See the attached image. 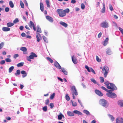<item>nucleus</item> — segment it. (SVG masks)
Returning a JSON list of instances; mask_svg holds the SVG:
<instances>
[{
    "label": "nucleus",
    "mask_w": 123,
    "mask_h": 123,
    "mask_svg": "<svg viewBox=\"0 0 123 123\" xmlns=\"http://www.w3.org/2000/svg\"><path fill=\"white\" fill-rule=\"evenodd\" d=\"M56 12L58 13L59 16L62 17L65 16L66 13L69 12V10L68 8H67L64 10L58 9L57 10Z\"/></svg>",
    "instance_id": "obj_1"
},
{
    "label": "nucleus",
    "mask_w": 123,
    "mask_h": 123,
    "mask_svg": "<svg viewBox=\"0 0 123 123\" xmlns=\"http://www.w3.org/2000/svg\"><path fill=\"white\" fill-rule=\"evenodd\" d=\"M105 84L107 86V88L109 89H111L112 90H116L117 88L112 83H110L109 84L110 86H109V83L108 81H106L105 83Z\"/></svg>",
    "instance_id": "obj_2"
},
{
    "label": "nucleus",
    "mask_w": 123,
    "mask_h": 123,
    "mask_svg": "<svg viewBox=\"0 0 123 123\" xmlns=\"http://www.w3.org/2000/svg\"><path fill=\"white\" fill-rule=\"evenodd\" d=\"M99 104L104 107L106 108L108 106V103L107 101L104 99H101L99 101Z\"/></svg>",
    "instance_id": "obj_3"
},
{
    "label": "nucleus",
    "mask_w": 123,
    "mask_h": 123,
    "mask_svg": "<svg viewBox=\"0 0 123 123\" xmlns=\"http://www.w3.org/2000/svg\"><path fill=\"white\" fill-rule=\"evenodd\" d=\"M109 68L107 66H105L103 67L102 70L103 73L104 74V76L105 77H106L109 71Z\"/></svg>",
    "instance_id": "obj_4"
},
{
    "label": "nucleus",
    "mask_w": 123,
    "mask_h": 123,
    "mask_svg": "<svg viewBox=\"0 0 123 123\" xmlns=\"http://www.w3.org/2000/svg\"><path fill=\"white\" fill-rule=\"evenodd\" d=\"M101 27L104 28H107L109 27V24L108 22L105 20L103 22L100 24Z\"/></svg>",
    "instance_id": "obj_5"
},
{
    "label": "nucleus",
    "mask_w": 123,
    "mask_h": 123,
    "mask_svg": "<svg viewBox=\"0 0 123 123\" xmlns=\"http://www.w3.org/2000/svg\"><path fill=\"white\" fill-rule=\"evenodd\" d=\"M71 89L72 92L71 93L72 94H74V95L76 96L78 95V92L75 86H72L71 87Z\"/></svg>",
    "instance_id": "obj_6"
},
{
    "label": "nucleus",
    "mask_w": 123,
    "mask_h": 123,
    "mask_svg": "<svg viewBox=\"0 0 123 123\" xmlns=\"http://www.w3.org/2000/svg\"><path fill=\"white\" fill-rule=\"evenodd\" d=\"M106 95L109 97L112 98H115L117 97L116 94L114 93H107Z\"/></svg>",
    "instance_id": "obj_7"
},
{
    "label": "nucleus",
    "mask_w": 123,
    "mask_h": 123,
    "mask_svg": "<svg viewBox=\"0 0 123 123\" xmlns=\"http://www.w3.org/2000/svg\"><path fill=\"white\" fill-rule=\"evenodd\" d=\"M29 25L30 28H33L34 30V31H36V28L33 22L32 21H30Z\"/></svg>",
    "instance_id": "obj_8"
},
{
    "label": "nucleus",
    "mask_w": 123,
    "mask_h": 123,
    "mask_svg": "<svg viewBox=\"0 0 123 123\" xmlns=\"http://www.w3.org/2000/svg\"><path fill=\"white\" fill-rule=\"evenodd\" d=\"M29 57L31 59H33L34 57H37V56L34 53L32 52L31 53V55L29 56Z\"/></svg>",
    "instance_id": "obj_9"
},
{
    "label": "nucleus",
    "mask_w": 123,
    "mask_h": 123,
    "mask_svg": "<svg viewBox=\"0 0 123 123\" xmlns=\"http://www.w3.org/2000/svg\"><path fill=\"white\" fill-rule=\"evenodd\" d=\"M116 121V123H123V118H118Z\"/></svg>",
    "instance_id": "obj_10"
},
{
    "label": "nucleus",
    "mask_w": 123,
    "mask_h": 123,
    "mask_svg": "<svg viewBox=\"0 0 123 123\" xmlns=\"http://www.w3.org/2000/svg\"><path fill=\"white\" fill-rule=\"evenodd\" d=\"M54 66L57 69H60L62 68L59 64L57 61L54 62Z\"/></svg>",
    "instance_id": "obj_11"
},
{
    "label": "nucleus",
    "mask_w": 123,
    "mask_h": 123,
    "mask_svg": "<svg viewBox=\"0 0 123 123\" xmlns=\"http://www.w3.org/2000/svg\"><path fill=\"white\" fill-rule=\"evenodd\" d=\"M46 19L50 22L52 23L53 22V19L51 17L49 16H46Z\"/></svg>",
    "instance_id": "obj_12"
},
{
    "label": "nucleus",
    "mask_w": 123,
    "mask_h": 123,
    "mask_svg": "<svg viewBox=\"0 0 123 123\" xmlns=\"http://www.w3.org/2000/svg\"><path fill=\"white\" fill-rule=\"evenodd\" d=\"M95 92L97 95L100 96H102L103 95L102 93L100 91L98 90H95Z\"/></svg>",
    "instance_id": "obj_13"
},
{
    "label": "nucleus",
    "mask_w": 123,
    "mask_h": 123,
    "mask_svg": "<svg viewBox=\"0 0 123 123\" xmlns=\"http://www.w3.org/2000/svg\"><path fill=\"white\" fill-rule=\"evenodd\" d=\"M103 7L101 11V12L103 13H104L105 12V3H103Z\"/></svg>",
    "instance_id": "obj_14"
},
{
    "label": "nucleus",
    "mask_w": 123,
    "mask_h": 123,
    "mask_svg": "<svg viewBox=\"0 0 123 123\" xmlns=\"http://www.w3.org/2000/svg\"><path fill=\"white\" fill-rule=\"evenodd\" d=\"M106 50V54L109 55H111L112 53V51L110 49H107Z\"/></svg>",
    "instance_id": "obj_15"
},
{
    "label": "nucleus",
    "mask_w": 123,
    "mask_h": 123,
    "mask_svg": "<svg viewBox=\"0 0 123 123\" xmlns=\"http://www.w3.org/2000/svg\"><path fill=\"white\" fill-rule=\"evenodd\" d=\"M59 24H60L65 28L67 27L68 26V25L67 23L62 21H61L60 22Z\"/></svg>",
    "instance_id": "obj_16"
},
{
    "label": "nucleus",
    "mask_w": 123,
    "mask_h": 123,
    "mask_svg": "<svg viewBox=\"0 0 123 123\" xmlns=\"http://www.w3.org/2000/svg\"><path fill=\"white\" fill-rule=\"evenodd\" d=\"M72 59L73 62L74 64H76L78 62L77 60L74 57V56H73L72 57Z\"/></svg>",
    "instance_id": "obj_17"
},
{
    "label": "nucleus",
    "mask_w": 123,
    "mask_h": 123,
    "mask_svg": "<svg viewBox=\"0 0 123 123\" xmlns=\"http://www.w3.org/2000/svg\"><path fill=\"white\" fill-rule=\"evenodd\" d=\"M108 38H106L105 40L103 42V45L105 46H106L108 43Z\"/></svg>",
    "instance_id": "obj_18"
},
{
    "label": "nucleus",
    "mask_w": 123,
    "mask_h": 123,
    "mask_svg": "<svg viewBox=\"0 0 123 123\" xmlns=\"http://www.w3.org/2000/svg\"><path fill=\"white\" fill-rule=\"evenodd\" d=\"M2 30L4 31H10V29L8 27H3L2 28Z\"/></svg>",
    "instance_id": "obj_19"
},
{
    "label": "nucleus",
    "mask_w": 123,
    "mask_h": 123,
    "mask_svg": "<svg viewBox=\"0 0 123 123\" xmlns=\"http://www.w3.org/2000/svg\"><path fill=\"white\" fill-rule=\"evenodd\" d=\"M73 113L80 115H82V113L77 110H74L73 111Z\"/></svg>",
    "instance_id": "obj_20"
},
{
    "label": "nucleus",
    "mask_w": 123,
    "mask_h": 123,
    "mask_svg": "<svg viewBox=\"0 0 123 123\" xmlns=\"http://www.w3.org/2000/svg\"><path fill=\"white\" fill-rule=\"evenodd\" d=\"M67 114L69 116H73L74 115L73 112L70 111H67Z\"/></svg>",
    "instance_id": "obj_21"
},
{
    "label": "nucleus",
    "mask_w": 123,
    "mask_h": 123,
    "mask_svg": "<svg viewBox=\"0 0 123 123\" xmlns=\"http://www.w3.org/2000/svg\"><path fill=\"white\" fill-rule=\"evenodd\" d=\"M36 37L37 38V41L38 42H39L40 41L39 37H41V36L40 34L39 33H37L36 36Z\"/></svg>",
    "instance_id": "obj_22"
},
{
    "label": "nucleus",
    "mask_w": 123,
    "mask_h": 123,
    "mask_svg": "<svg viewBox=\"0 0 123 123\" xmlns=\"http://www.w3.org/2000/svg\"><path fill=\"white\" fill-rule=\"evenodd\" d=\"M40 9L41 11L42 12H43L44 10V6L43 3H40Z\"/></svg>",
    "instance_id": "obj_23"
},
{
    "label": "nucleus",
    "mask_w": 123,
    "mask_h": 123,
    "mask_svg": "<svg viewBox=\"0 0 123 123\" xmlns=\"http://www.w3.org/2000/svg\"><path fill=\"white\" fill-rule=\"evenodd\" d=\"M14 25V23L11 22H9L6 24L7 26L8 27H11L13 25Z\"/></svg>",
    "instance_id": "obj_24"
},
{
    "label": "nucleus",
    "mask_w": 123,
    "mask_h": 123,
    "mask_svg": "<svg viewBox=\"0 0 123 123\" xmlns=\"http://www.w3.org/2000/svg\"><path fill=\"white\" fill-rule=\"evenodd\" d=\"M108 116L111 119V120L112 122L115 119V118L112 115L110 114L108 115Z\"/></svg>",
    "instance_id": "obj_25"
},
{
    "label": "nucleus",
    "mask_w": 123,
    "mask_h": 123,
    "mask_svg": "<svg viewBox=\"0 0 123 123\" xmlns=\"http://www.w3.org/2000/svg\"><path fill=\"white\" fill-rule=\"evenodd\" d=\"M118 104L120 106L123 107V101L120 100L118 101Z\"/></svg>",
    "instance_id": "obj_26"
},
{
    "label": "nucleus",
    "mask_w": 123,
    "mask_h": 123,
    "mask_svg": "<svg viewBox=\"0 0 123 123\" xmlns=\"http://www.w3.org/2000/svg\"><path fill=\"white\" fill-rule=\"evenodd\" d=\"M37 31L39 33H41L42 32L41 28L39 25H37Z\"/></svg>",
    "instance_id": "obj_27"
},
{
    "label": "nucleus",
    "mask_w": 123,
    "mask_h": 123,
    "mask_svg": "<svg viewBox=\"0 0 123 123\" xmlns=\"http://www.w3.org/2000/svg\"><path fill=\"white\" fill-rule=\"evenodd\" d=\"M61 71L63 72L64 74L66 75H67L68 74V73L67 71L64 69L63 68H62Z\"/></svg>",
    "instance_id": "obj_28"
},
{
    "label": "nucleus",
    "mask_w": 123,
    "mask_h": 123,
    "mask_svg": "<svg viewBox=\"0 0 123 123\" xmlns=\"http://www.w3.org/2000/svg\"><path fill=\"white\" fill-rule=\"evenodd\" d=\"M90 80L94 84H97L98 85H99V84L96 81L94 78L91 79Z\"/></svg>",
    "instance_id": "obj_29"
},
{
    "label": "nucleus",
    "mask_w": 123,
    "mask_h": 123,
    "mask_svg": "<svg viewBox=\"0 0 123 123\" xmlns=\"http://www.w3.org/2000/svg\"><path fill=\"white\" fill-rule=\"evenodd\" d=\"M9 5L11 7L13 8L14 7V5L12 1H10Z\"/></svg>",
    "instance_id": "obj_30"
},
{
    "label": "nucleus",
    "mask_w": 123,
    "mask_h": 123,
    "mask_svg": "<svg viewBox=\"0 0 123 123\" xmlns=\"http://www.w3.org/2000/svg\"><path fill=\"white\" fill-rule=\"evenodd\" d=\"M20 50L23 51H27V49L25 47H23L20 48Z\"/></svg>",
    "instance_id": "obj_31"
},
{
    "label": "nucleus",
    "mask_w": 123,
    "mask_h": 123,
    "mask_svg": "<svg viewBox=\"0 0 123 123\" xmlns=\"http://www.w3.org/2000/svg\"><path fill=\"white\" fill-rule=\"evenodd\" d=\"M24 63L23 62H21L18 63L17 65V66L18 67H20L22 66L24 64Z\"/></svg>",
    "instance_id": "obj_32"
},
{
    "label": "nucleus",
    "mask_w": 123,
    "mask_h": 123,
    "mask_svg": "<svg viewBox=\"0 0 123 123\" xmlns=\"http://www.w3.org/2000/svg\"><path fill=\"white\" fill-rule=\"evenodd\" d=\"M83 112L87 115H90V114L89 112L86 110H84L83 111Z\"/></svg>",
    "instance_id": "obj_33"
},
{
    "label": "nucleus",
    "mask_w": 123,
    "mask_h": 123,
    "mask_svg": "<svg viewBox=\"0 0 123 123\" xmlns=\"http://www.w3.org/2000/svg\"><path fill=\"white\" fill-rule=\"evenodd\" d=\"M14 68V67L12 66L10 67L9 69V73H11L13 70Z\"/></svg>",
    "instance_id": "obj_34"
},
{
    "label": "nucleus",
    "mask_w": 123,
    "mask_h": 123,
    "mask_svg": "<svg viewBox=\"0 0 123 123\" xmlns=\"http://www.w3.org/2000/svg\"><path fill=\"white\" fill-rule=\"evenodd\" d=\"M71 101L72 104V105L73 106H76L77 105V104L76 102H73L72 100H71Z\"/></svg>",
    "instance_id": "obj_35"
},
{
    "label": "nucleus",
    "mask_w": 123,
    "mask_h": 123,
    "mask_svg": "<svg viewBox=\"0 0 123 123\" xmlns=\"http://www.w3.org/2000/svg\"><path fill=\"white\" fill-rule=\"evenodd\" d=\"M20 73V71L18 69L17 70L16 73H15V74L16 76L19 75Z\"/></svg>",
    "instance_id": "obj_36"
},
{
    "label": "nucleus",
    "mask_w": 123,
    "mask_h": 123,
    "mask_svg": "<svg viewBox=\"0 0 123 123\" xmlns=\"http://www.w3.org/2000/svg\"><path fill=\"white\" fill-rule=\"evenodd\" d=\"M46 59L51 63H52L53 62V60L50 57H46Z\"/></svg>",
    "instance_id": "obj_37"
},
{
    "label": "nucleus",
    "mask_w": 123,
    "mask_h": 123,
    "mask_svg": "<svg viewBox=\"0 0 123 123\" xmlns=\"http://www.w3.org/2000/svg\"><path fill=\"white\" fill-rule=\"evenodd\" d=\"M46 4L47 6L49 7H50V6L49 5V0H46Z\"/></svg>",
    "instance_id": "obj_38"
},
{
    "label": "nucleus",
    "mask_w": 123,
    "mask_h": 123,
    "mask_svg": "<svg viewBox=\"0 0 123 123\" xmlns=\"http://www.w3.org/2000/svg\"><path fill=\"white\" fill-rule=\"evenodd\" d=\"M62 114L61 113H60V114L58 116V120H61L62 118Z\"/></svg>",
    "instance_id": "obj_39"
},
{
    "label": "nucleus",
    "mask_w": 123,
    "mask_h": 123,
    "mask_svg": "<svg viewBox=\"0 0 123 123\" xmlns=\"http://www.w3.org/2000/svg\"><path fill=\"white\" fill-rule=\"evenodd\" d=\"M4 45V42H2L0 44V49H1L3 47Z\"/></svg>",
    "instance_id": "obj_40"
},
{
    "label": "nucleus",
    "mask_w": 123,
    "mask_h": 123,
    "mask_svg": "<svg viewBox=\"0 0 123 123\" xmlns=\"http://www.w3.org/2000/svg\"><path fill=\"white\" fill-rule=\"evenodd\" d=\"M43 38L45 42H46V43L48 42V40L47 39V38L43 36Z\"/></svg>",
    "instance_id": "obj_41"
},
{
    "label": "nucleus",
    "mask_w": 123,
    "mask_h": 123,
    "mask_svg": "<svg viewBox=\"0 0 123 123\" xmlns=\"http://www.w3.org/2000/svg\"><path fill=\"white\" fill-rule=\"evenodd\" d=\"M20 3L21 7L22 8H24V4L22 1H20Z\"/></svg>",
    "instance_id": "obj_42"
},
{
    "label": "nucleus",
    "mask_w": 123,
    "mask_h": 123,
    "mask_svg": "<svg viewBox=\"0 0 123 123\" xmlns=\"http://www.w3.org/2000/svg\"><path fill=\"white\" fill-rule=\"evenodd\" d=\"M66 99L67 101H69L70 100V98L68 94H67L66 95Z\"/></svg>",
    "instance_id": "obj_43"
},
{
    "label": "nucleus",
    "mask_w": 123,
    "mask_h": 123,
    "mask_svg": "<svg viewBox=\"0 0 123 123\" xmlns=\"http://www.w3.org/2000/svg\"><path fill=\"white\" fill-rule=\"evenodd\" d=\"M109 9L111 11H112L113 10H114L113 8L112 7V6L111 4H109Z\"/></svg>",
    "instance_id": "obj_44"
},
{
    "label": "nucleus",
    "mask_w": 123,
    "mask_h": 123,
    "mask_svg": "<svg viewBox=\"0 0 123 123\" xmlns=\"http://www.w3.org/2000/svg\"><path fill=\"white\" fill-rule=\"evenodd\" d=\"M5 61L6 62H11V60L9 58L6 59Z\"/></svg>",
    "instance_id": "obj_45"
},
{
    "label": "nucleus",
    "mask_w": 123,
    "mask_h": 123,
    "mask_svg": "<svg viewBox=\"0 0 123 123\" xmlns=\"http://www.w3.org/2000/svg\"><path fill=\"white\" fill-rule=\"evenodd\" d=\"M85 68L86 69L87 71L89 72H91V70L90 69V68H89L87 66H85Z\"/></svg>",
    "instance_id": "obj_46"
},
{
    "label": "nucleus",
    "mask_w": 123,
    "mask_h": 123,
    "mask_svg": "<svg viewBox=\"0 0 123 123\" xmlns=\"http://www.w3.org/2000/svg\"><path fill=\"white\" fill-rule=\"evenodd\" d=\"M81 8L82 9H84L85 8V6L84 4L82 3L81 4Z\"/></svg>",
    "instance_id": "obj_47"
},
{
    "label": "nucleus",
    "mask_w": 123,
    "mask_h": 123,
    "mask_svg": "<svg viewBox=\"0 0 123 123\" xmlns=\"http://www.w3.org/2000/svg\"><path fill=\"white\" fill-rule=\"evenodd\" d=\"M55 93H53L52 95H51L50 97V98L51 99H52L54 98L55 96Z\"/></svg>",
    "instance_id": "obj_48"
},
{
    "label": "nucleus",
    "mask_w": 123,
    "mask_h": 123,
    "mask_svg": "<svg viewBox=\"0 0 123 123\" xmlns=\"http://www.w3.org/2000/svg\"><path fill=\"white\" fill-rule=\"evenodd\" d=\"M100 82L101 83H103L104 81V78L102 77H100Z\"/></svg>",
    "instance_id": "obj_49"
},
{
    "label": "nucleus",
    "mask_w": 123,
    "mask_h": 123,
    "mask_svg": "<svg viewBox=\"0 0 123 123\" xmlns=\"http://www.w3.org/2000/svg\"><path fill=\"white\" fill-rule=\"evenodd\" d=\"M18 20L17 18H16L15 20H14L13 21V23H16L18 22Z\"/></svg>",
    "instance_id": "obj_50"
},
{
    "label": "nucleus",
    "mask_w": 123,
    "mask_h": 123,
    "mask_svg": "<svg viewBox=\"0 0 123 123\" xmlns=\"http://www.w3.org/2000/svg\"><path fill=\"white\" fill-rule=\"evenodd\" d=\"M96 60L98 62H101V60L100 59H99L98 57L97 56H96Z\"/></svg>",
    "instance_id": "obj_51"
},
{
    "label": "nucleus",
    "mask_w": 123,
    "mask_h": 123,
    "mask_svg": "<svg viewBox=\"0 0 123 123\" xmlns=\"http://www.w3.org/2000/svg\"><path fill=\"white\" fill-rule=\"evenodd\" d=\"M5 11L6 12H8L9 10V8L8 7H6L5 8Z\"/></svg>",
    "instance_id": "obj_52"
},
{
    "label": "nucleus",
    "mask_w": 123,
    "mask_h": 123,
    "mask_svg": "<svg viewBox=\"0 0 123 123\" xmlns=\"http://www.w3.org/2000/svg\"><path fill=\"white\" fill-rule=\"evenodd\" d=\"M118 28L120 31L123 35V29L120 27H119Z\"/></svg>",
    "instance_id": "obj_53"
},
{
    "label": "nucleus",
    "mask_w": 123,
    "mask_h": 123,
    "mask_svg": "<svg viewBox=\"0 0 123 123\" xmlns=\"http://www.w3.org/2000/svg\"><path fill=\"white\" fill-rule=\"evenodd\" d=\"M43 110L44 111H46L47 110V106H45L43 108Z\"/></svg>",
    "instance_id": "obj_54"
},
{
    "label": "nucleus",
    "mask_w": 123,
    "mask_h": 123,
    "mask_svg": "<svg viewBox=\"0 0 123 123\" xmlns=\"http://www.w3.org/2000/svg\"><path fill=\"white\" fill-rule=\"evenodd\" d=\"M21 74L23 75L27 74L26 71H25L22 70L21 71Z\"/></svg>",
    "instance_id": "obj_55"
},
{
    "label": "nucleus",
    "mask_w": 123,
    "mask_h": 123,
    "mask_svg": "<svg viewBox=\"0 0 123 123\" xmlns=\"http://www.w3.org/2000/svg\"><path fill=\"white\" fill-rule=\"evenodd\" d=\"M5 63V61L4 60L1 61L0 62V64L1 65H3Z\"/></svg>",
    "instance_id": "obj_56"
},
{
    "label": "nucleus",
    "mask_w": 123,
    "mask_h": 123,
    "mask_svg": "<svg viewBox=\"0 0 123 123\" xmlns=\"http://www.w3.org/2000/svg\"><path fill=\"white\" fill-rule=\"evenodd\" d=\"M49 106L50 108L51 109H52L54 106V105L53 103H50L49 104Z\"/></svg>",
    "instance_id": "obj_57"
},
{
    "label": "nucleus",
    "mask_w": 123,
    "mask_h": 123,
    "mask_svg": "<svg viewBox=\"0 0 123 123\" xmlns=\"http://www.w3.org/2000/svg\"><path fill=\"white\" fill-rule=\"evenodd\" d=\"M90 69L92 73H93V74H96V73L95 71L92 68H90Z\"/></svg>",
    "instance_id": "obj_58"
},
{
    "label": "nucleus",
    "mask_w": 123,
    "mask_h": 123,
    "mask_svg": "<svg viewBox=\"0 0 123 123\" xmlns=\"http://www.w3.org/2000/svg\"><path fill=\"white\" fill-rule=\"evenodd\" d=\"M111 90H109L108 89H107V90L106 91H107V92H108V93H112V91L113 90H112L111 89Z\"/></svg>",
    "instance_id": "obj_59"
},
{
    "label": "nucleus",
    "mask_w": 123,
    "mask_h": 123,
    "mask_svg": "<svg viewBox=\"0 0 123 123\" xmlns=\"http://www.w3.org/2000/svg\"><path fill=\"white\" fill-rule=\"evenodd\" d=\"M19 55L18 54H15L14 55L13 57L15 59H16L17 57Z\"/></svg>",
    "instance_id": "obj_60"
},
{
    "label": "nucleus",
    "mask_w": 123,
    "mask_h": 123,
    "mask_svg": "<svg viewBox=\"0 0 123 123\" xmlns=\"http://www.w3.org/2000/svg\"><path fill=\"white\" fill-rule=\"evenodd\" d=\"M49 101L48 99L46 100L45 101V104L46 105H48L49 104Z\"/></svg>",
    "instance_id": "obj_61"
},
{
    "label": "nucleus",
    "mask_w": 123,
    "mask_h": 123,
    "mask_svg": "<svg viewBox=\"0 0 123 123\" xmlns=\"http://www.w3.org/2000/svg\"><path fill=\"white\" fill-rule=\"evenodd\" d=\"M21 36L23 37H25L26 36V35L25 33L23 32L21 34Z\"/></svg>",
    "instance_id": "obj_62"
},
{
    "label": "nucleus",
    "mask_w": 123,
    "mask_h": 123,
    "mask_svg": "<svg viewBox=\"0 0 123 123\" xmlns=\"http://www.w3.org/2000/svg\"><path fill=\"white\" fill-rule=\"evenodd\" d=\"M102 35V33L101 32H100L98 35V38H100L101 37Z\"/></svg>",
    "instance_id": "obj_63"
},
{
    "label": "nucleus",
    "mask_w": 123,
    "mask_h": 123,
    "mask_svg": "<svg viewBox=\"0 0 123 123\" xmlns=\"http://www.w3.org/2000/svg\"><path fill=\"white\" fill-rule=\"evenodd\" d=\"M76 2V1L75 0H72L71 1V3L72 4H74Z\"/></svg>",
    "instance_id": "obj_64"
}]
</instances>
